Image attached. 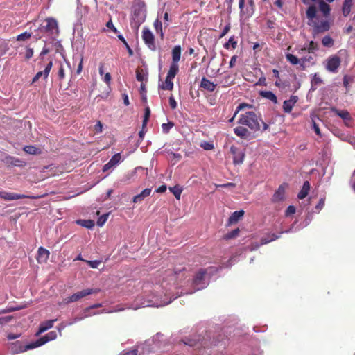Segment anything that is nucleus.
<instances>
[{"instance_id": "obj_9", "label": "nucleus", "mask_w": 355, "mask_h": 355, "mask_svg": "<svg viewBox=\"0 0 355 355\" xmlns=\"http://www.w3.org/2000/svg\"><path fill=\"white\" fill-rule=\"evenodd\" d=\"M55 338V331H51L48 333L46 335H45L44 337L38 339L37 341L28 344V346L26 347V349H34L40 346L44 345L48 341L54 340Z\"/></svg>"}, {"instance_id": "obj_28", "label": "nucleus", "mask_w": 355, "mask_h": 355, "mask_svg": "<svg viewBox=\"0 0 355 355\" xmlns=\"http://www.w3.org/2000/svg\"><path fill=\"white\" fill-rule=\"evenodd\" d=\"M56 320H57V319H54V320H46V321L42 322L40 325V329H39L38 333L40 334V333L44 332V331L49 330V329H51L53 326V323Z\"/></svg>"}, {"instance_id": "obj_16", "label": "nucleus", "mask_w": 355, "mask_h": 355, "mask_svg": "<svg viewBox=\"0 0 355 355\" xmlns=\"http://www.w3.org/2000/svg\"><path fill=\"white\" fill-rule=\"evenodd\" d=\"M31 198L28 196L22 195V194H17L15 193H10V192H3V199L6 200H18V199H24V198Z\"/></svg>"}, {"instance_id": "obj_8", "label": "nucleus", "mask_w": 355, "mask_h": 355, "mask_svg": "<svg viewBox=\"0 0 355 355\" xmlns=\"http://www.w3.org/2000/svg\"><path fill=\"white\" fill-rule=\"evenodd\" d=\"M142 39L150 50L155 51L156 45L155 43V37L148 28H144L142 31Z\"/></svg>"}, {"instance_id": "obj_47", "label": "nucleus", "mask_w": 355, "mask_h": 355, "mask_svg": "<svg viewBox=\"0 0 355 355\" xmlns=\"http://www.w3.org/2000/svg\"><path fill=\"white\" fill-rule=\"evenodd\" d=\"M318 49V44L315 43L313 41L310 42L308 46L306 47V51L309 53H313L315 51H317Z\"/></svg>"}, {"instance_id": "obj_34", "label": "nucleus", "mask_w": 355, "mask_h": 355, "mask_svg": "<svg viewBox=\"0 0 355 355\" xmlns=\"http://www.w3.org/2000/svg\"><path fill=\"white\" fill-rule=\"evenodd\" d=\"M159 87L164 90H172L173 88V79L166 77L165 82L159 85Z\"/></svg>"}, {"instance_id": "obj_61", "label": "nucleus", "mask_w": 355, "mask_h": 355, "mask_svg": "<svg viewBox=\"0 0 355 355\" xmlns=\"http://www.w3.org/2000/svg\"><path fill=\"white\" fill-rule=\"evenodd\" d=\"M168 101H169V104H170L171 107L173 110L175 109V108H176V107H177V103H176V101H175V98H173V96H171L169 97Z\"/></svg>"}, {"instance_id": "obj_23", "label": "nucleus", "mask_w": 355, "mask_h": 355, "mask_svg": "<svg viewBox=\"0 0 355 355\" xmlns=\"http://www.w3.org/2000/svg\"><path fill=\"white\" fill-rule=\"evenodd\" d=\"M5 162L6 164H11L15 166H23L25 164V162L24 161L12 156H6L5 158Z\"/></svg>"}, {"instance_id": "obj_55", "label": "nucleus", "mask_w": 355, "mask_h": 355, "mask_svg": "<svg viewBox=\"0 0 355 355\" xmlns=\"http://www.w3.org/2000/svg\"><path fill=\"white\" fill-rule=\"evenodd\" d=\"M200 146L206 150H210L214 148V145L211 143L206 141L201 143Z\"/></svg>"}, {"instance_id": "obj_3", "label": "nucleus", "mask_w": 355, "mask_h": 355, "mask_svg": "<svg viewBox=\"0 0 355 355\" xmlns=\"http://www.w3.org/2000/svg\"><path fill=\"white\" fill-rule=\"evenodd\" d=\"M306 17L309 19V25L313 28L315 33H323L330 28V23L327 19H320L317 15V9L315 6H310L306 10Z\"/></svg>"}, {"instance_id": "obj_40", "label": "nucleus", "mask_w": 355, "mask_h": 355, "mask_svg": "<svg viewBox=\"0 0 355 355\" xmlns=\"http://www.w3.org/2000/svg\"><path fill=\"white\" fill-rule=\"evenodd\" d=\"M170 191L173 193L177 200L180 199L182 189L180 186H175L169 188Z\"/></svg>"}, {"instance_id": "obj_22", "label": "nucleus", "mask_w": 355, "mask_h": 355, "mask_svg": "<svg viewBox=\"0 0 355 355\" xmlns=\"http://www.w3.org/2000/svg\"><path fill=\"white\" fill-rule=\"evenodd\" d=\"M355 0H345L342 7V13L343 16L347 17L351 12V8Z\"/></svg>"}, {"instance_id": "obj_15", "label": "nucleus", "mask_w": 355, "mask_h": 355, "mask_svg": "<svg viewBox=\"0 0 355 355\" xmlns=\"http://www.w3.org/2000/svg\"><path fill=\"white\" fill-rule=\"evenodd\" d=\"M28 346V345L24 346L20 342L17 341L11 344L10 350L13 354H19L28 350L29 349H26Z\"/></svg>"}, {"instance_id": "obj_17", "label": "nucleus", "mask_w": 355, "mask_h": 355, "mask_svg": "<svg viewBox=\"0 0 355 355\" xmlns=\"http://www.w3.org/2000/svg\"><path fill=\"white\" fill-rule=\"evenodd\" d=\"M234 132L236 136L242 139H247L250 136V132L248 131V130L243 126H238L234 128Z\"/></svg>"}, {"instance_id": "obj_64", "label": "nucleus", "mask_w": 355, "mask_h": 355, "mask_svg": "<svg viewBox=\"0 0 355 355\" xmlns=\"http://www.w3.org/2000/svg\"><path fill=\"white\" fill-rule=\"evenodd\" d=\"M103 125L102 123L100 121H98L95 126L94 129L97 132H101L102 131Z\"/></svg>"}, {"instance_id": "obj_25", "label": "nucleus", "mask_w": 355, "mask_h": 355, "mask_svg": "<svg viewBox=\"0 0 355 355\" xmlns=\"http://www.w3.org/2000/svg\"><path fill=\"white\" fill-rule=\"evenodd\" d=\"M181 57V46H175L172 50V64H178Z\"/></svg>"}, {"instance_id": "obj_58", "label": "nucleus", "mask_w": 355, "mask_h": 355, "mask_svg": "<svg viewBox=\"0 0 355 355\" xmlns=\"http://www.w3.org/2000/svg\"><path fill=\"white\" fill-rule=\"evenodd\" d=\"M231 26L230 23H228L223 28L221 34L220 35L219 37L222 38L230 30Z\"/></svg>"}, {"instance_id": "obj_37", "label": "nucleus", "mask_w": 355, "mask_h": 355, "mask_svg": "<svg viewBox=\"0 0 355 355\" xmlns=\"http://www.w3.org/2000/svg\"><path fill=\"white\" fill-rule=\"evenodd\" d=\"M76 223L82 227L87 229H92L94 226V223L92 220H78Z\"/></svg>"}, {"instance_id": "obj_63", "label": "nucleus", "mask_w": 355, "mask_h": 355, "mask_svg": "<svg viewBox=\"0 0 355 355\" xmlns=\"http://www.w3.org/2000/svg\"><path fill=\"white\" fill-rule=\"evenodd\" d=\"M106 26L111 29L114 33H116L117 32V30L116 28L114 27L112 20L110 19L109 21L107 22L106 24Z\"/></svg>"}, {"instance_id": "obj_1", "label": "nucleus", "mask_w": 355, "mask_h": 355, "mask_svg": "<svg viewBox=\"0 0 355 355\" xmlns=\"http://www.w3.org/2000/svg\"><path fill=\"white\" fill-rule=\"evenodd\" d=\"M173 288H164V286H158L151 294L146 295L144 297H138L136 300L137 305L131 306L129 308L135 310L140 307L154 306L160 307L170 304L173 300L180 295H172Z\"/></svg>"}, {"instance_id": "obj_48", "label": "nucleus", "mask_w": 355, "mask_h": 355, "mask_svg": "<svg viewBox=\"0 0 355 355\" xmlns=\"http://www.w3.org/2000/svg\"><path fill=\"white\" fill-rule=\"evenodd\" d=\"M174 123L173 122H168L167 123H163L162 125V131L164 133H168L170 130L173 127Z\"/></svg>"}, {"instance_id": "obj_14", "label": "nucleus", "mask_w": 355, "mask_h": 355, "mask_svg": "<svg viewBox=\"0 0 355 355\" xmlns=\"http://www.w3.org/2000/svg\"><path fill=\"white\" fill-rule=\"evenodd\" d=\"M184 344L196 347L197 348H200V347H206L208 346L207 341L205 340H201L200 338H198V339L188 338L187 341L184 342Z\"/></svg>"}, {"instance_id": "obj_54", "label": "nucleus", "mask_w": 355, "mask_h": 355, "mask_svg": "<svg viewBox=\"0 0 355 355\" xmlns=\"http://www.w3.org/2000/svg\"><path fill=\"white\" fill-rule=\"evenodd\" d=\"M58 75L60 80H63L65 78V69L62 64L60 65Z\"/></svg>"}, {"instance_id": "obj_11", "label": "nucleus", "mask_w": 355, "mask_h": 355, "mask_svg": "<svg viewBox=\"0 0 355 355\" xmlns=\"http://www.w3.org/2000/svg\"><path fill=\"white\" fill-rule=\"evenodd\" d=\"M230 152L233 155V162L234 164H241L243 162L245 153L242 150L232 146L230 147Z\"/></svg>"}, {"instance_id": "obj_45", "label": "nucleus", "mask_w": 355, "mask_h": 355, "mask_svg": "<svg viewBox=\"0 0 355 355\" xmlns=\"http://www.w3.org/2000/svg\"><path fill=\"white\" fill-rule=\"evenodd\" d=\"M293 106L294 105H292L291 103L288 101V100H286L283 104L284 111L286 113H290L292 111Z\"/></svg>"}, {"instance_id": "obj_26", "label": "nucleus", "mask_w": 355, "mask_h": 355, "mask_svg": "<svg viewBox=\"0 0 355 355\" xmlns=\"http://www.w3.org/2000/svg\"><path fill=\"white\" fill-rule=\"evenodd\" d=\"M318 4L320 10L323 14L324 17L327 18L330 15L331 11L329 5L324 2L323 0L320 1Z\"/></svg>"}, {"instance_id": "obj_41", "label": "nucleus", "mask_w": 355, "mask_h": 355, "mask_svg": "<svg viewBox=\"0 0 355 355\" xmlns=\"http://www.w3.org/2000/svg\"><path fill=\"white\" fill-rule=\"evenodd\" d=\"M322 44L324 46L329 48L333 46L334 42L330 36L326 35L322 39Z\"/></svg>"}, {"instance_id": "obj_5", "label": "nucleus", "mask_w": 355, "mask_h": 355, "mask_svg": "<svg viewBox=\"0 0 355 355\" xmlns=\"http://www.w3.org/2000/svg\"><path fill=\"white\" fill-rule=\"evenodd\" d=\"M45 24L41 25L39 29L42 32H46L51 37L58 34V26L57 21L53 18H47L44 21Z\"/></svg>"}, {"instance_id": "obj_30", "label": "nucleus", "mask_w": 355, "mask_h": 355, "mask_svg": "<svg viewBox=\"0 0 355 355\" xmlns=\"http://www.w3.org/2000/svg\"><path fill=\"white\" fill-rule=\"evenodd\" d=\"M179 71L178 64H171L166 77L173 79Z\"/></svg>"}, {"instance_id": "obj_49", "label": "nucleus", "mask_w": 355, "mask_h": 355, "mask_svg": "<svg viewBox=\"0 0 355 355\" xmlns=\"http://www.w3.org/2000/svg\"><path fill=\"white\" fill-rule=\"evenodd\" d=\"M252 107L251 105L250 104H248V103H241L238 105V107H236V112H234V117L236 116V115L239 113V112H240L241 110H244L245 108H250Z\"/></svg>"}, {"instance_id": "obj_46", "label": "nucleus", "mask_w": 355, "mask_h": 355, "mask_svg": "<svg viewBox=\"0 0 355 355\" xmlns=\"http://www.w3.org/2000/svg\"><path fill=\"white\" fill-rule=\"evenodd\" d=\"M279 237H280L279 234L277 235L275 234H271V238L269 239H266V238H262L261 240V245L267 244L269 242L275 241V240L277 239Z\"/></svg>"}, {"instance_id": "obj_59", "label": "nucleus", "mask_w": 355, "mask_h": 355, "mask_svg": "<svg viewBox=\"0 0 355 355\" xmlns=\"http://www.w3.org/2000/svg\"><path fill=\"white\" fill-rule=\"evenodd\" d=\"M295 207L294 206L290 205L286 210V216H289L291 214H293L295 213Z\"/></svg>"}, {"instance_id": "obj_21", "label": "nucleus", "mask_w": 355, "mask_h": 355, "mask_svg": "<svg viewBox=\"0 0 355 355\" xmlns=\"http://www.w3.org/2000/svg\"><path fill=\"white\" fill-rule=\"evenodd\" d=\"M150 193L151 189L146 188L144 189L139 194L134 196L132 199L133 202L137 203L141 202L145 198L149 196Z\"/></svg>"}, {"instance_id": "obj_57", "label": "nucleus", "mask_w": 355, "mask_h": 355, "mask_svg": "<svg viewBox=\"0 0 355 355\" xmlns=\"http://www.w3.org/2000/svg\"><path fill=\"white\" fill-rule=\"evenodd\" d=\"M137 353L138 349L137 347H135L128 352H123L120 355H137Z\"/></svg>"}, {"instance_id": "obj_31", "label": "nucleus", "mask_w": 355, "mask_h": 355, "mask_svg": "<svg viewBox=\"0 0 355 355\" xmlns=\"http://www.w3.org/2000/svg\"><path fill=\"white\" fill-rule=\"evenodd\" d=\"M306 64H310L311 65L315 64V59L312 55H306L301 58L300 66L302 69H304L306 67Z\"/></svg>"}, {"instance_id": "obj_19", "label": "nucleus", "mask_w": 355, "mask_h": 355, "mask_svg": "<svg viewBox=\"0 0 355 355\" xmlns=\"http://www.w3.org/2000/svg\"><path fill=\"white\" fill-rule=\"evenodd\" d=\"M244 215V211H236L233 212L228 218V225L236 223Z\"/></svg>"}, {"instance_id": "obj_53", "label": "nucleus", "mask_w": 355, "mask_h": 355, "mask_svg": "<svg viewBox=\"0 0 355 355\" xmlns=\"http://www.w3.org/2000/svg\"><path fill=\"white\" fill-rule=\"evenodd\" d=\"M108 218V214H104L101 216L97 220V225L99 227H102L105 223L107 221Z\"/></svg>"}, {"instance_id": "obj_44", "label": "nucleus", "mask_w": 355, "mask_h": 355, "mask_svg": "<svg viewBox=\"0 0 355 355\" xmlns=\"http://www.w3.org/2000/svg\"><path fill=\"white\" fill-rule=\"evenodd\" d=\"M103 312V311H101V312H98V313L93 312L92 311V309L91 308V306H89V307H87L86 309H85L83 310V314L84 315V318H86L90 317L92 315H94L96 314L101 313Z\"/></svg>"}, {"instance_id": "obj_56", "label": "nucleus", "mask_w": 355, "mask_h": 355, "mask_svg": "<svg viewBox=\"0 0 355 355\" xmlns=\"http://www.w3.org/2000/svg\"><path fill=\"white\" fill-rule=\"evenodd\" d=\"M88 265L92 268H97L101 263L100 261H87Z\"/></svg>"}, {"instance_id": "obj_38", "label": "nucleus", "mask_w": 355, "mask_h": 355, "mask_svg": "<svg viewBox=\"0 0 355 355\" xmlns=\"http://www.w3.org/2000/svg\"><path fill=\"white\" fill-rule=\"evenodd\" d=\"M230 46L232 49H235L237 46V41L234 36L230 37L228 42L223 45V47L226 49H228Z\"/></svg>"}, {"instance_id": "obj_18", "label": "nucleus", "mask_w": 355, "mask_h": 355, "mask_svg": "<svg viewBox=\"0 0 355 355\" xmlns=\"http://www.w3.org/2000/svg\"><path fill=\"white\" fill-rule=\"evenodd\" d=\"M37 252H38V255H37V259L38 262L44 263L48 260V259L49 257V254H50V252L48 250H46L42 247H40Z\"/></svg>"}, {"instance_id": "obj_27", "label": "nucleus", "mask_w": 355, "mask_h": 355, "mask_svg": "<svg viewBox=\"0 0 355 355\" xmlns=\"http://www.w3.org/2000/svg\"><path fill=\"white\" fill-rule=\"evenodd\" d=\"M200 86L202 88L208 90L209 92H213L216 89V85L214 84L212 82H211L208 79H207L205 78H202V79L201 80Z\"/></svg>"}, {"instance_id": "obj_33", "label": "nucleus", "mask_w": 355, "mask_h": 355, "mask_svg": "<svg viewBox=\"0 0 355 355\" xmlns=\"http://www.w3.org/2000/svg\"><path fill=\"white\" fill-rule=\"evenodd\" d=\"M23 150L28 154L30 155H39L41 153V150L34 146H26Z\"/></svg>"}, {"instance_id": "obj_43", "label": "nucleus", "mask_w": 355, "mask_h": 355, "mask_svg": "<svg viewBox=\"0 0 355 355\" xmlns=\"http://www.w3.org/2000/svg\"><path fill=\"white\" fill-rule=\"evenodd\" d=\"M239 229L236 228V229L231 231L230 232H228L226 234H225L223 238H224V239H226V240L232 239L236 238L239 235Z\"/></svg>"}, {"instance_id": "obj_6", "label": "nucleus", "mask_w": 355, "mask_h": 355, "mask_svg": "<svg viewBox=\"0 0 355 355\" xmlns=\"http://www.w3.org/2000/svg\"><path fill=\"white\" fill-rule=\"evenodd\" d=\"M98 292H100V289H98V288H95V289L87 288V289H84V290H83L81 291L77 292V293L73 294L72 295L65 298L64 300V302L66 304H69V303H71V302H75L78 301L81 298L87 296V295H91V294H94V293H97Z\"/></svg>"}, {"instance_id": "obj_39", "label": "nucleus", "mask_w": 355, "mask_h": 355, "mask_svg": "<svg viewBox=\"0 0 355 355\" xmlns=\"http://www.w3.org/2000/svg\"><path fill=\"white\" fill-rule=\"evenodd\" d=\"M153 25H154V28H155L156 32L160 34L161 38H163L164 33H163V31H162V21L159 19H157L155 21Z\"/></svg>"}, {"instance_id": "obj_4", "label": "nucleus", "mask_w": 355, "mask_h": 355, "mask_svg": "<svg viewBox=\"0 0 355 355\" xmlns=\"http://www.w3.org/2000/svg\"><path fill=\"white\" fill-rule=\"evenodd\" d=\"M206 274L207 270L202 269L200 270L193 280L192 284L193 288L190 291H186L184 293L192 294L196 291H199L205 288L208 284V282L205 279Z\"/></svg>"}, {"instance_id": "obj_42", "label": "nucleus", "mask_w": 355, "mask_h": 355, "mask_svg": "<svg viewBox=\"0 0 355 355\" xmlns=\"http://www.w3.org/2000/svg\"><path fill=\"white\" fill-rule=\"evenodd\" d=\"M322 82V79L320 78V77L317 74V73H315L313 76V78L311 79V86H312V89H315V87H317L318 85L321 84Z\"/></svg>"}, {"instance_id": "obj_36", "label": "nucleus", "mask_w": 355, "mask_h": 355, "mask_svg": "<svg viewBox=\"0 0 355 355\" xmlns=\"http://www.w3.org/2000/svg\"><path fill=\"white\" fill-rule=\"evenodd\" d=\"M83 319H85V318L82 313L81 314H80V315L76 316V317L73 318V319H70V320L66 321V324H64L62 325V328H65L67 326L73 325V324H75L77 322H79Z\"/></svg>"}, {"instance_id": "obj_12", "label": "nucleus", "mask_w": 355, "mask_h": 355, "mask_svg": "<svg viewBox=\"0 0 355 355\" xmlns=\"http://www.w3.org/2000/svg\"><path fill=\"white\" fill-rule=\"evenodd\" d=\"M52 67H53V62L50 61L46 64V66L45 67V68L43 71H39L35 74V76L33 77V78L32 80V83L37 82L42 77H43V78L44 80H46L49 75V73L52 69Z\"/></svg>"}, {"instance_id": "obj_10", "label": "nucleus", "mask_w": 355, "mask_h": 355, "mask_svg": "<svg viewBox=\"0 0 355 355\" xmlns=\"http://www.w3.org/2000/svg\"><path fill=\"white\" fill-rule=\"evenodd\" d=\"M244 3L245 0H239V7L240 9V15L241 17H249L254 12V2L252 0H249V7L246 8V9L244 8Z\"/></svg>"}, {"instance_id": "obj_13", "label": "nucleus", "mask_w": 355, "mask_h": 355, "mask_svg": "<svg viewBox=\"0 0 355 355\" xmlns=\"http://www.w3.org/2000/svg\"><path fill=\"white\" fill-rule=\"evenodd\" d=\"M121 154L116 153L114 155L110 161L103 166V171L105 172L118 165L121 162Z\"/></svg>"}, {"instance_id": "obj_20", "label": "nucleus", "mask_w": 355, "mask_h": 355, "mask_svg": "<svg viewBox=\"0 0 355 355\" xmlns=\"http://www.w3.org/2000/svg\"><path fill=\"white\" fill-rule=\"evenodd\" d=\"M285 198V188L284 186L281 185L279 187L278 189L275 191L272 196L273 202H279L284 200Z\"/></svg>"}, {"instance_id": "obj_35", "label": "nucleus", "mask_w": 355, "mask_h": 355, "mask_svg": "<svg viewBox=\"0 0 355 355\" xmlns=\"http://www.w3.org/2000/svg\"><path fill=\"white\" fill-rule=\"evenodd\" d=\"M285 56L286 60L293 65L300 64L301 63V59H299L291 53H286Z\"/></svg>"}, {"instance_id": "obj_32", "label": "nucleus", "mask_w": 355, "mask_h": 355, "mask_svg": "<svg viewBox=\"0 0 355 355\" xmlns=\"http://www.w3.org/2000/svg\"><path fill=\"white\" fill-rule=\"evenodd\" d=\"M260 94H261V96L262 97L266 98L271 101L274 103H277V96L275 95L274 93H272L270 91L261 92Z\"/></svg>"}, {"instance_id": "obj_51", "label": "nucleus", "mask_w": 355, "mask_h": 355, "mask_svg": "<svg viewBox=\"0 0 355 355\" xmlns=\"http://www.w3.org/2000/svg\"><path fill=\"white\" fill-rule=\"evenodd\" d=\"M150 114V108L148 107H147L145 109V114H144V120H143V128L146 126L147 122L148 121Z\"/></svg>"}, {"instance_id": "obj_50", "label": "nucleus", "mask_w": 355, "mask_h": 355, "mask_svg": "<svg viewBox=\"0 0 355 355\" xmlns=\"http://www.w3.org/2000/svg\"><path fill=\"white\" fill-rule=\"evenodd\" d=\"M136 77L137 80L141 83L147 80L146 75L142 71H137Z\"/></svg>"}, {"instance_id": "obj_24", "label": "nucleus", "mask_w": 355, "mask_h": 355, "mask_svg": "<svg viewBox=\"0 0 355 355\" xmlns=\"http://www.w3.org/2000/svg\"><path fill=\"white\" fill-rule=\"evenodd\" d=\"M332 112H334L336 114L339 116L340 118H342L346 124H347V122L350 121L351 116L347 110H338L336 108H332Z\"/></svg>"}, {"instance_id": "obj_62", "label": "nucleus", "mask_w": 355, "mask_h": 355, "mask_svg": "<svg viewBox=\"0 0 355 355\" xmlns=\"http://www.w3.org/2000/svg\"><path fill=\"white\" fill-rule=\"evenodd\" d=\"M312 122H313V130H314L315 132L318 135L320 136V135H321V133H320V128H319L318 125V124H316L315 121L313 119H312Z\"/></svg>"}, {"instance_id": "obj_60", "label": "nucleus", "mask_w": 355, "mask_h": 355, "mask_svg": "<svg viewBox=\"0 0 355 355\" xmlns=\"http://www.w3.org/2000/svg\"><path fill=\"white\" fill-rule=\"evenodd\" d=\"M324 206V198H321L319 200V202L318 203V205L315 206V209L317 210L318 212H319L323 208Z\"/></svg>"}, {"instance_id": "obj_29", "label": "nucleus", "mask_w": 355, "mask_h": 355, "mask_svg": "<svg viewBox=\"0 0 355 355\" xmlns=\"http://www.w3.org/2000/svg\"><path fill=\"white\" fill-rule=\"evenodd\" d=\"M310 189V184L308 181H305L303 184L302 188L299 192L297 197L299 199H303L309 193V191Z\"/></svg>"}, {"instance_id": "obj_2", "label": "nucleus", "mask_w": 355, "mask_h": 355, "mask_svg": "<svg viewBox=\"0 0 355 355\" xmlns=\"http://www.w3.org/2000/svg\"><path fill=\"white\" fill-rule=\"evenodd\" d=\"M238 123L248 126L251 130L265 131L268 125L254 112L249 111L240 115Z\"/></svg>"}, {"instance_id": "obj_7", "label": "nucleus", "mask_w": 355, "mask_h": 355, "mask_svg": "<svg viewBox=\"0 0 355 355\" xmlns=\"http://www.w3.org/2000/svg\"><path fill=\"white\" fill-rule=\"evenodd\" d=\"M340 58L337 55H332L328 58L325 62V69L331 73H336L340 65Z\"/></svg>"}, {"instance_id": "obj_52", "label": "nucleus", "mask_w": 355, "mask_h": 355, "mask_svg": "<svg viewBox=\"0 0 355 355\" xmlns=\"http://www.w3.org/2000/svg\"><path fill=\"white\" fill-rule=\"evenodd\" d=\"M31 33H29L28 32H24V33H21L19 35H17V40H18V41L26 40L29 39L31 37Z\"/></svg>"}]
</instances>
